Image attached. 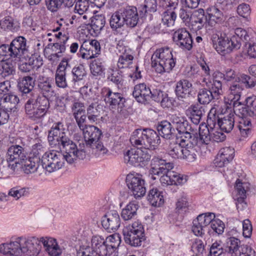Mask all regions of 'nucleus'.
Masks as SVG:
<instances>
[{
    "label": "nucleus",
    "mask_w": 256,
    "mask_h": 256,
    "mask_svg": "<svg viewBox=\"0 0 256 256\" xmlns=\"http://www.w3.org/2000/svg\"><path fill=\"white\" fill-rule=\"evenodd\" d=\"M40 243L51 256H58L62 253L56 239L34 236L12 238L10 242L0 244V252L7 256H40Z\"/></svg>",
    "instance_id": "1"
},
{
    "label": "nucleus",
    "mask_w": 256,
    "mask_h": 256,
    "mask_svg": "<svg viewBox=\"0 0 256 256\" xmlns=\"http://www.w3.org/2000/svg\"><path fill=\"white\" fill-rule=\"evenodd\" d=\"M130 140L131 144L138 148L128 150L124 154V160L134 166H144L150 159L148 150H154L160 144V137L150 128L136 130Z\"/></svg>",
    "instance_id": "2"
},
{
    "label": "nucleus",
    "mask_w": 256,
    "mask_h": 256,
    "mask_svg": "<svg viewBox=\"0 0 256 256\" xmlns=\"http://www.w3.org/2000/svg\"><path fill=\"white\" fill-rule=\"evenodd\" d=\"M84 144L80 146V150H70L63 152L64 154L56 150H49L42 154L41 165L48 172H52L61 168L64 164L65 160L72 164L78 159L84 160L86 156L84 150Z\"/></svg>",
    "instance_id": "3"
},
{
    "label": "nucleus",
    "mask_w": 256,
    "mask_h": 256,
    "mask_svg": "<svg viewBox=\"0 0 256 256\" xmlns=\"http://www.w3.org/2000/svg\"><path fill=\"white\" fill-rule=\"evenodd\" d=\"M248 31L241 28L235 29L234 34L229 38L226 34H213L211 40L214 48L221 55L224 56L240 48L242 41L250 40Z\"/></svg>",
    "instance_id": "4"
},
{
    "label": "nucleus",
    "mask_w": 256,
    "mask_h": 256,
    "mask_svg": "<svg viewBox=\"0 0 256 256\" xmlns=\"http://www.w3.org/2000/svg\"><path fill=\"white\" fill-rule=\"evenodd\" d=\"M48 140L52 148H58L62 152L80 150V146L84 143H79L78 147L76 142L66 135V128L62 121L54 122L48 131Z\"/></svg>",
    "instance_id": "5"
},
{
    "label": "nucleus",
    "mask_w": 256,
    "mask_h": 256,
    "mask_svg": "<svg viewBox=\"0 0 256 256\" xmlns=\"http://www.w3.org/2000/svg\"><path fill=\"white\" fill-rule=\"evenodd\" d=\"M210 141L208 130L199 127L198 134L196 132L194 136L182 139V158L188 162L194 161L197 156V148L204 147Z\"/></svg>",
    "instance_id": "6"
},
{
    "label": "nucleus",
    "mask_w": 256,
    "mask_h": 256,
    "mask_svg": "<svg viewBox=\"0 0 256 256\" xmlns=\"http://www.w3.org/2000/svg\"><path fill=\"white\" fill-rule=\"evenodd\" d=\"M226 111L219 116L215 108H212L208 115L206 125L204 129L208 130L209 136L216 126L226 133L230 132L234 126V114L228 106Z\"/></svg>",
    "instance_id": "7"
},
{
    "label": "nucleus",
    "mask_w": 256,
    "mask_h": 256,
    "mask_svg": "<svg viewBox=\"0 0 256 256\" xmlns=\"http://www.w3.org/2000/svg\"><path fill=\"white\" fill-rule=\"evenodd\" d=\"M10 142L12 144L8 148L6 158L8 168L14 171L17 164H22L28 157L29 146L26 140L20 137Z\"/></svg>",
    "instance_id": "8"
},
{
    "label": "nucleus",
    "mask_w": 256,
    "mask_h": 256,
    "mask_svg": "<svg viewBox=\"0 0 256 256\" xmlns=\"http://www.w3.org/2000/svg\"><path fill=\"white\" fill-rule=\"evenodd\" d=\"M26 99L24 110L30 119L38 120L46 115L50 107L49 100L46 98L41 96L40 94H36Z\"/></svg>",
    "instance_id": "9"
},
{
    "label": "nucleus",
    "mask_w": 256,
    "mask_h": 256,
    "mask_svg": "<svg viewBox=\"0 0 256 256\" xmlns=\"http://www.w3.org/2000/svg\"><path fill=\"white\" fill-rule=\"evenodd\" d=\"M152 66L158 73L169 72L175 66L176 58L174 57L172 50L168 48L157 50L151 58Z\"/></svg>",
    "instance_id": "10"
},
{
    "label": "nucleus",
    "mask_w": 256,
    "mask_h": 256,
    "mask_svg": "<svg viewBox=\"0 0 256 256\" xmlns=\"http://www.w3.org/2000/svg\"><path fill=\"white\" fill-rule=\"evenodd\" d=\"M82 132L86 147L92 149V153L96 156H104L106 154L108 150L100 141L102 135L100 129L94 126L89 125Z\"/></svg>",
    "instance_id": "11"
},
{
    "label": "nucleus",
    "mask_w": 256,
    "mask_h": 256,
    "mask_svg": "<svg viewBox=\"0 0 256 256\" xmlns=\"http://www.w3.org/2000/svg\"><path fill=\"white\" fill-rule=\"evenodd\" d=\"M122 234L125 242L132 246H140L146 240L144 228L138 220L126 226L123 228Z\"/></svg>",
    "instance_id": "12"
},
{
    "label": "nucleus",
    "mask_w": 256,
    "mask_h": 256,
    "mask_svg": "<svg viewBox=\"0 0 256 256\" xmlns=\"http://www.w3.org/2000/svg\"><path fill=\"white\" fill-rule=\"evenodd\" d=\"M92 247L82 246L77 250L76 256H110L112 252L104 240V238L99 236H92Z\"/></svg>",
    "instance_id": "13"
},
{
    "label": "nucleus",
    "mask_w": 256,
    "mask_h": 256,
    "mask_svg": "<svg viewBox=\"0 0 256 256\" xmlns=\"http://www.w3.org/2000/svg\"><path fill=\"white\" fill-rule=\"evenodd\" d=\"M221 80H224L226 82H241L248 88H253L256 84V80L254 78L245 74H242L238 76L234 70L230 68L226 69L224 72L219 71L214 72L212 80L219 82L222 85Z\"/></svg>",
    "instance_id": "14"
},
{
    "label": "nucleus",
    "mask_w": 256,
    "mask_h": 256,
    "mask_svg": "<svg viewBox=\"0 0 256 256\" xmlns=\"http://www.w3.org/2000/svg\"><path fill=\"white\" fill-rule=\"evenodd\" d=\"M208 88H202L199 90L198 94V100L202 104H208L214 98L222 94V85L216 80L206 83Z\"/></svg>",
    "instance_id": "15"
},
{
    "label": "nucleus",
    "mask_w": 256,
    "mask_h": 256,
    "mask_svg": "<svg viewBox=\"0 0 256 256\" xmlns=\"http://www.w3.org/2000/svg\"><path fill=\"white\" fill-rule=\"evenodd\" d=\"M128 188L136 199L144 196L146 192L145 181L140 174H128L126 178Z\"/></svg>",
    "instance_id": "16"
},
{
    "label": "nucleus",
    "mask_w": 256,
    "mask_h": 256,
    "mask_svg": "<svg viewBox=\"0 0 256 256\" xmlns=\"http://www.w3.org/2000/svg\"><path fill=\"white\" fill-rule=\"evenodd\" d=\"M170 120L178 132L182 134L180 136L182 139L187 136H192L196 132L184 116L180 114H174L170 115Z\"/></svg>",
    "instance_id": "17"
},
{
    "label": "nucleus",
    "mask_w": 256,
    "mask_h": 256,
    "mask_svg": "<svg viewBox=\"0 0 256 256\" xmlns=\"http://www.w3.org/2000/svg\"><path fill=\"white\" fill-rule=\"evenodd\" d=\"M176 98L184 102L185 100L194 98L196 92L192 84L187 79H182L176 82L174 88Z\"/></svg>",
    "instance_id": "18"
},
{
    "label": "nucleus",
    "mask_w": 256,
    "mask_h": 256,
    "mask_svg": "<svg viewBox=\"0 0 256 256\" xmlns=\"http://www.w3.org/2000/svg\"><path fill=\"white\" fill-rule=\"evenodd\" d=\"M101 47L100 42L96 40L84 42L80 48L77 55L83 59L90 60L97 58L100 54Z\"/></svg>",
    "instance_id": "19"
},
{
    "label": "nucleus",
    "mask_w": 256,
    "mask_h": 256,
    "mask_svg": "<svg viewBox=\"0 0 256 256\" xmlns=\"http://www.w3.org/2000/svg\"><path fill=\"white\" fill-rule=\"evenodd\" d=\"M214 218L215 214L212 212L198 215L196 218L193 220L192 232L196 236H202L204 234L206 228L210 224Z\"/></svg>",
    "instance_id": "20"
},
{
    "label": "nucleus",
    "mask_w": 256,
    "mask_h": 256,
    "mask_svg": "<svg viewBox=\"0 0 256 256\" xmlns=\"http://www.w3.org/2000/svg\"><path fill=\"white\" fill-rule=\"evenodd\" d=\"M71 59V56L64 58L56 70L54 75L55 82L56 86L60 88H65L68 86L66 74L67 70L70 68L69 62Z\"/></svg>",
    "instance_id": "21"
},
{
    "label": "nucleus",
    "mask_w": 256,
    "mask_h": 256,
    "mask_svg": "<svg viewBox=\"0 0 256 256\" xmlns=\"http://www.w3.org/2000/svg\"><path fill=\"white\" fill-rule=\"evenodd\" d=\"M172 38L175 44L184 50H190L192 48V36L185 28L176 30L173 34Z\"/></svg>",
    "instance_id": "22"
},
{
    "label": "nucleus",
    "mask_w": 256,
    "mask_h": 256,
    "mask_svg": "<svg viewBox=\"0 0 256 256\" xmlns=\"http://www.w3.org/2000/svg\"><path fill=\"white\" fill-rule=\"evenodd\" d=\"M26 42V39L22 36L14 38L9 45L11 58H20L22 56L28 57V46Z\"/></svg>",
    "instance_id": "23"
},
{
    "label": "nucleus",
    "mask_w": 256,
    "mask_h": 256,
    "mask_svg": "<svg viewBox=\"0 0 256 256\" xmlns=\"http://www.w3.org/2000/svg\"><path fill=\"white\" fill-rule=\"evenodd\" d=\"M104 98L106 104L111 108H122L126 102V98L122 94L113 92L110 88L105 90Z\"/></svg>",
    "instance_id": "24"
},
{
    "label": "nucleus",
    "mask_w": 256,
    "mask_h": 256,
    "mask_svg": "<svg viewBox=\"0 0 256 256\" xmlns=\"http://www.w3.org/2000/svg\"><path fill=\"white\" fill-rule=\"evenodd\" d=\"M102 224L109 232L116 231L120 224V220L118 212L116 210L107 212L102 218Z\"/></svg>",
    "instance_id": "25"
},
{
    "label": "nucleus",
    "mask_w": 256,
    "mask_h": 256,
    "mask_svg": "<svg viewBox=\"0 0 256 256\" xmlns=\"http://www.w3.org/2000/svg\"><path fill=\"white\" fill-rule=\"evenodd\" d=\"M4 12L0 15V28L1 30L12 32H17L20 30V22L13 17L6 15Z\"/></svg>",
    "instance_id": "26"
},
{
    "label": "nucleus",
    "mask_w": 256,
    "mask_h": 256,
    "mask_svg": "<svg viewBox=\"0 0 256 256\" xmlns=\"http://www.w3.org/2000/svg\"><path fill=\"white\" fill-rule=\"evenodd\" d=\"M120 10L126 26L130 28L136 27L138 20L137 8L134 6H128Z\"/></svg>",
    "instance_id": "27"
},
{
    "label": "nucleus",
    "mask_w": 256,
    "mask_h": 256,
    "mask_svg": "<svg viewBox=\"0 0 256 256\" xmlns=\"http://www.w3.org/2000/svg\"><path fill=\"white\" fill-rule=\"evenodd\" d=\"M34 85L35 80L32 76H24L18 80V89L22 94V96H26V98L33 94H38L34 90Z\"/></svg>",
    "instance_id": "28"
},
{
    "label": "nucleus",
    "mask_w": 256,
    "mask_h": 256,
    "mask_svg": "<svg viewBox=\"0 0 256 256\" xmlns=\"http://www.w3.org/2000/svg\"><path fill=\"white\" fill-rule=\"evenodd\" d=\"M151 92L148 86L144 83H141L134 86L132 96L138 102L145 104L150 100Z\"/></svg>",
    "instance_id": "29"
},
{
    "label": "nucleus",
    "mask_w": 256,
    "mask_h": 256,
    "mask_svg": "<svg viewBox=\"0 0 256 256\" xmlns=\"http://www.w3.org/2000/svg\"><path fill=\"white\" fill-rule=\"evenodd\" d=\"M56 42L48 44L46 48L51 49L52 52H56L62 56L66 50V44L68 40V37L62 32L58 33Z\"/></svg>",
    "instance_id": "30"
},
{
    "label": "nucleus",
    "mask_w": 256,
    "mask_h": 256,
    "mask_svg": "<svg viewBox=\"0 0 256 256\" xmlns=\"http://www.w3.org/2000/svg\"><path fill=\"white\" fill-rule=\"evenodd\" d=\"M206 22L208 23V18L202 8L195 11L190 20L192 28L196 32L201 30Z\"/></svg>",
    "instance_id": "31"
},
{
    "label": "nucleus",
    "mask_w": 256,
    "mask_h": 256,
    "mask_svg": "<svg viewBox=\"0 0 256 256\" xmlns=\"http://www.w3.org/2000/svg\"><path fill=\"white\" fill-rule=\"evenodd\" d=\"M46 6L48 10L54 12L58 9L64 8L63 10H70V8L74 4V0H46Z\"/></svg>",
    "instance_id": "32"
},
{
    "label": "nucleus",
    "mask_w": 256,
    "mask_h": 256,
    "mask_svg": "<svg viewBox=\"0 0 256 256\" xmlns=\"http://www.w3.org/2000/svg\"><path fill=\"white\" fill-rule=\"evenodd\" d=\"M256 96H248L245 100L246 104L239 109V114L243 116L254 117L256 116Z\"/></svg>",
    "instance_id": "33"
},
{
    "label": "nucleus",
    "mask_w": 256,
    "mask_h": 256,
    "mask_svg": "<svg viewBox=\"0 0 256 256\" xmlns=\"http://www.w3.org/2000/svg\"><path fill=\"white\" fill-rule=\"evenodd\" d=\"M241 82H236L231 84L228 90V100H230V104L234 106L240 100L242 92L243 90Z\"/></svg>",
    "instance_id": "34"
},
{
    "label": "nucleus",
    "mask_w": 256,
    "mask_h": 256,
    "mask_svg": "<svg viewBox=\"0 0 256 256\" xmlns=\"http://www.w3.org/2000/svg\"><path fill=\"white\" fill-rule=\"evenodd\" d=\"M240 240L236 238L230 237L226 240L225 248L228 252V256H240L242 248Z\"/></svg>",
    "instance_id": "35"
},
{
    "label": "nucleus",
    "mask_w": 256,
    "mask_h": 256,
    "mask_svg": "<svg viewBox=\"0 0 256 256\" xmlns=\"http://www.w3.org/2000/svg\"><path fill=\"white\" fill-rule=\"evenodd\" d=\"M38 88L42 95L48 100L54 97L56 93L52 86V82L48 78L40 79L38 82Z\"/></svg>",
    "instance_id": "36"
},
{
    "label": "nucleus",
    "mask_w": 256,
    "mask_h": 256,
    "mask_svg": "<svg viewBox=\"0 0 256 256\" xmlns=\"http://www.w3.org/2000/svg\"><path fill=\"white\" fill-rule=\"evenodd\" d=\"M156 130L158 133L157 134L158 136H160L166 139H170L175 131L174 128L172 125V122L168 120H162L158 122L156 126Z\"/></svg>",
    "instance_id": "37"
},
{
    "label": "nucleus",
    "mask_w": 256,
    "mask_h": 256,
    "mask_svg": "<svg viewBox=\"0 0 256 256\" xmlns=\"http://www.w3.org/2000/svg\"><path fill=\"white\" fill-rule=\"evenodd\" d=\"M240 119L238 128L240 132L241 136L244 138H246L251 134L252 123L250 116H243L239 114Z\"/></svg>",
    "instance_id": "38"
},
{
    "label": "nucleus",
    "mask_w": 256,
    "mask_h": 256,
    "mask_svg": "<svg viewBox=\"0 0 256 256\" xmlns=\"http://www.w3.org/2000/svg\"><path fill=\"white\" fill-rule=\"evenodd\" d=\"M163 192L157 188H153L148 192L147 200L154 206L159 207L164 203Z\"/></svg>",
    "instance_id": "39"
},
{
    "label": "nucleus",
    "mask_w": 256,
    "mask_h": 256,
    "mask_svg": "<svg viewBox=\"0 0 256 256\" xmlns=\"http://www.w3.org/2000/svg\"><path fill=\"white\" fill-rule=\"evenodd\" d=\"M63 9L64 8H62L59 10L58 15L56 16V23L58 26L53 30L54 32L59 31L62 27L63 29H64V26H68L70 24V22H71L70 20V11L64 10Z\"/></svg>",
    "instance_id": "40"
},
{
    "label": "nucleus",
    "mask_w": 256,
    "mask_h": 256,
    "mask_svg": "<svg viewBox=\"0 0 256 256\" xmlns=\"http://www.w3.org/2000/svg\"><path fill=\"white\" fill-rule=\"evenodd\" d=\"M139 208L138 202L136 201L130 202L122 209L121 216L124 220H128L134 218L137 214Z\"/></svg>",
    "instance_id": "41"
},
{
    "label": "nucleus",
    "mask_w": 256,
    "mask_h": 256,
    "mask_svg": "<svg viewBox=\"0 0 256 256\" xmlns=\"http://www.w3.org/2000/svg\"><path fill=\"white\" fill-rule=\"evenodd\" d=\"M208 24L213 26L216 24L220 23L224 21V15L222 12L215 6H212L208 8Z\"/></svg>",
    "instance_id": "42"
},
{
    "label": "nucleus",
    "mask_w": 256,
    "mask_h": 256,
    "mask_svg": "<svg viewBox=\"0 0 256 256\" xmlns=\"http://www.w3.org/2000/svg\"><path fill=\"white\" fill-rule=\"evenodd\" d=\"M125 24L120 10L114 12L110 19V24L112 31L118 32L120 28Z\"/></svg>",
    "instance_id": "43"
},
{
    "label": "nucleus",
    "mask_w": 256,
    "mask_h": 256,
    "mask_svg": "<svg viewBox=\"0 0 256 256\" xmlns=\"http://www.w3.org/2000/svg\"><path fill=\"white\" fill-rule=\"evenodd\" d=\"M203 112L204 110L198 104L192 105L186 110L187 114L190 116L191 121L196 125L200 122Z\"/></svg>",
    "instance_id": "44"
},
{
    "label": "nucleus",
    "mask_w": 256,
    "mask_h": 256,
    "mask_svg": "<svg viewBox=\"0 0 256 256\" xmlns=\"http://www.w3.org/2000/svg\"><path fill=\"white\" fill-rule=\"evenodd\" d=\"M106 24L105 17L102 15H96L92 17L91 20L90 30V31L92 30L94 34H92L97 36L99 34L102 29L104 28Z\"/></svg>",
    "instance_id": "45"
},
{
    "label": "nucleus",
    "mask_w": 256,
    "mask_h": 256,
    "mask_svg": "<svg viewBox=\"0 0 256 256\" xmlns=\"http://www.w3.org/2000/svg\"><path fill=\"white\" fill-rule=\"evenodd\" d=\"M108 79L114 84L118 89L122 88L124 75L120 69H110Z\"/></svg>",
    "instance_id": "46"
},
{
    "label": "nucleus",
    "mask_w": 256,
    "mask_h": 256,
    "mask_svg": "<svg viewBox=\"0 0 256 256\" xmlns=\"http://www.w3.org/2000/svg\"><path fill=\"white\" fill-rule=\"evenodd\" d=\"M90 68L94 76H102L105 70V61L102 58L94 59L90 62Z\"/></svg>",
    "instance_id": "47"
},
{
    "label": "nucleus",
    "mask_w": 256,
    "mask_h": 256,
    "mask_svg": "<svg viewBox=\"0 0 256 256\" xmlns=\"http://www.w3.org/2000/svg\"><path fill=\"white\" fill-rule=\"evenodd\" d=\"M228 252L220 240L215 241L213 242L209 249L208 256H228Z\"/></svg>",
    "instance_id": "48"
},
{
    "label": "nucleus",
    "mask_w": 256,
    "mask_h": 256,
    "mask_svg": "<svg viewBox=\"0 0 256 256\" xmlns=\"http://www.w3.org/2000/svg\"><path fill=\"white\" fill-rule=\"evenodd\" d=\"M21 164L23 166L24 172L28 174L36 172L40 165H41V164L40 162L38 161L37 158L34 159L28 156V158H26L24 162Z\"/></svg>",
    "instance_id": "49"
},
{
    "label": "nucleus",
    "mask_w": 256,
    "mask_h": 256,
    "mask_svg": "<svg viewBox=\"0 0 256 256\" xmlns=\"http://www.w3.org/2000/svg\"><path fill=\"white\" fill-rule=\"evenodd\" d=\"M210 229L208 232L210 234L219 236L223 234L225 225L222 220L214 218L210 222Z\"/></svg>",
    "instance_id": "50"
},
{
    "label": "nucleus",
    "mask_w": 256,
    "mask_h": 256,
    "mask_svg": "<svg viewBox=\"0 0 256 256\" xmlns=\"http://www.w3.org/2000/svg\"><path fill=\"white\" fill-rule=\"evenodd\" d=\"M72 82L74 84L83 80L87 74L85 68L82 64L74 66L72 70Z\"/></svg>",
    "instance_id": "51"
},
{
    "label": "nucleus",
    "mask_w": 256,
    "mask_h": 256,
    "mask_svg": "<svg viewBox=\"0 0 256 256\" xmlns=\"http://www.w3.org/2000/svg\"><path fill=\"white\" fill-rule=\"evenodd\" d=\"M182 138L179 143H170L168 150V154L174 158H182Z\"/></svg>",
    "instance_id": "52"
},
{
    "label": "nucleus",
    "mask_w": 256,
    "mask_h": 256,
    "mask_svg": "<svg viewBox=\"0 0 256 256\" xmlns=\"http://www.w3.org/2000/svg\"><path fill=\"white\" fill-rule=\"evenodd\" d=\"M105 242L108 247L109 250L112 252V254L115 253L117 250V248L119 246L120 240L118 235L112 234L107 236L106 239L104 238ZM116 254L114 256H115Z\"/></svg>",
    "instance_id": "53"
},
{
    "label": "nucleus",
    "mask_w": 256,
    "mask_h": 256,
    "mask_svg": "<svg viewBox=\"0 0 256 256\" xmlns=\"http://www.w3.org/2000/svg\"><path fill=\"white\" fill-rule=\"evenodd\" d=\"M176 18V14L175 12L165 10L162 15V23L160 24L166 27L173 26Z\"/></svg>",
    "instance_id": "54"
},
{
    "label": "nucleus",
    "mask_w": 256,
    "mask_h": 256,
    "mask_svg": "<svg viewBox=\"0 0 256 256\" xmlns=\"http://www.w3.org/2000/svg\"><path fill=\"white\" fill-rule=\"evenodd\" d=\"M234 188L236 192L235 198H246V193L249 190L248 183L242 182L241 180L238 179L236 182Z\"/></svg>",
    "instance_id": "55"
},
{
    "label": "nucleus",
    "mask_w": 256,
    "mask_h": 256,
    "mask_svg": "<svg viewBox=\"0 0 256 256\" xmlns=\"http://www.w3.org/2000/svg\"><path fill=\"white\" fill-rule=\"evenodd\" d=\"M45 146L42 144H36L32 146V151L30 153V158H32L36 159L37 158L38 161L41 162L42 157V154L46 152Z\"/></svg>",
    "instance_id": "56"
},
{
    "label": "nucleus",
    "mask_w": 256,
    "mask_h": 256,
    "mask_svg": "<svg viewBox=\"0 0 256 256\" xmlns=\"http://www.w3.org/2000/svg\"><path fill=\"white\" fill-rule=\"evenodd\" d=\"M170 176L171 185H182L187 181L186 176L180 174L174 171H171V170L170 172Z\"/></svg>",
    "instance_id": "57"
},
{
    "label": "nucleus",
    "mask_w": 256,
    "mask_h": 256,
    "mask_svg": "<svg viewBox=\"0 0 256 256\" xmlns=\"http://www.w3.org/2000/svg\"><path fill=\"white\" fill-rule=\"evenodd\" d=\"M88 8L89 2L87 0H78L76 3L74 12L80 16H84Z\"/></svg>",
    "instance_id": "58"
},
{
    "label": "nucleus",
    "mask_w": 256,
    "mask_h": 256,
    "mask_svg": "<svg viewBox=\"0 0 256 256\" xmlns=\"http://www.w3.org/2000/svg\"><path fill=\"white\" fill-rule=\"evenodd\" d=\"M246 31L248 32V33L250 34V40L242 41L244 42L246 44V46L247 47V54L250 57L252 58H256V42H254L253 40H252V31L249 30H246Z\"/></svg>",
    "instance_id": "59"
},
{
    "label": "nucleus",
    "mask_w": 256,
    "mask_h": 256,
    "mask_svg": "<svg viewBox=\"0 0 256 256\" xmlns=\"http://www.w3.org/2000/svg\"><path fill=\"white\" fill-rule=\"evenodd\" d=\"M16 74V67L12 62H6L2 63L1 69V74L3 77L13 76Z\"/></svg>",
    "instance_id": "60"
},
{
    "label": "nucleus",
    "mask_w": 256,
    "mask_h": 256,
    "mask_svg": "<svg viewBox=\"0 0 256 256\" xmlns=\"http://www.w3.org/2000/svg\"><path fill=\"white\" fill-rule=\"evenodd\" d=\"M3 106H9V108H12V110L16 108V105L20 101L18 96L12 93L8 94L3 96Z\"/></svg>",
    "instance_id": "61"
},
{
    "label": "nucleus",
    "mask_w": 256,
    "mask_h": 256,
    "mask_svg": "<svg viewBox=\"0 0 256 256\" xmlns=\"http://www.w3.org/2000/svg\"><path fill=\"white\" fill-rule=\"evenodd\" d=\"M134 56L131 54H124L119 57L118 62V67L119 69L128 68L130 64H132Z\"/></svg>",
    "instance_id": "62"
},
{
    "label": "nucleus",
    "mask_w": 256,
    "mask_h": 256,
    "mask_svg": "<svg viewBox=\"0 0 256 256\" xmlns=\"http://www.w3.org/2000/svg\"><path fill=\"white\" fill-rule=\"evenodd\" d=\"M28 194V188H20L14 187L12 188L8 192V195L18 200L22 196H26Z\"/></svg>",
    "instance_id": "63"
},
{
    "label": "nucleus",
    "mask_w": 256,
    "mask_h": 256,
    "mask_svg": "<svg viewBox=\"0 0 256 256\" xmlns=\"http://www.w3.org/2000/svg\"><path fill=\"white\" fill-rule=\"evenodd\" d=\"M218 154L225 160L230 162L232 160L234 156V150L230 146H226L221 148Z\"/></svg>",
    "instance_id": "64"
}]
</instances>
